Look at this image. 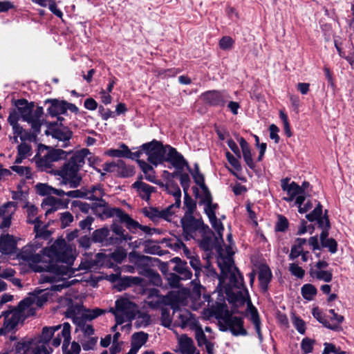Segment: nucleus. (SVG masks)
<instances>
[{
    "mask_svg": "<svg viewBox=\"0 0 354 354\" xmlns=\"http://www.w3.org/2000/svg\"><path fill=\"white\" fill-rule=\"evenodd\" d=\"M112 259L117 263H121L127 257V252L124 249L119 248L111 253Z\"/></svg>",
    "mask_w": 354,
    "mask_h": 354,
    "instance_id": "nucleus-52",
    "label": "nucleus"
},
{
    "mask_svg": "<svg viewBox=\"0 0 354 354\" xmlns=\"http://www.w3.org/2000/svg\"><path fill=\"white\" fill-rule=\"evenodd\" d=\"M173 313L176 316V322L182 328H189L192 330L198 323L196 316L186 309L174 308Z\"/></svg>",
    "mask_w": 354,
    "mask_h": 354,
    "instance_id": "nucleus-11",
    "label": "nucleus"
},
{
    "mask_svg": "<svg viewBox=\"0 0 354 354\" xmlns=\"http://www.w3.org/2000/svg\"><path fill=\"white\" fill-rule=\"evenodd\" d=\"M68 203L69 199H60L52 196H48L44 201V205L49 206L46 211V214H51L61 208H66Z\"/></svg>",
    "mask_w": 354,
    "mask_h": 354,
    "instance_id": "nucleus-24",
    "label": "nucleus"
},
{
    "mask_svg": "<svg viewBox=\"0 0 354 354\" xmlns=\"http://www.w3.org/2000/svg\"><path fill=\"white\" fill-rule=\"evenodd\" d=\"M17 354H49L44 346L37 344L35 340L21 341L15 344Z\"/></svg>",
    "mask_w": 354,
    "mask_h": 354,
    "instance_id": "nucleus-10",
    "label": "nucleus"
},
{
    "mask_svg": "<svg viewBox=\"0 0 354 354\" xmlns=\"http://www.w3.org/2000/svg\"><path fill=\"white\" fill-rule=\"evenodd\" d=\"M105 310L96 308L95 309H88L86 310L84 316L87 319L92 320L104 314Z\"/></svg>",
    "mask_w": 354,
    "mask_h": 354,
    "instance_id": "nucleus-55",
    "label": "nucleus"
},
{
    "mask_svg": "<svg viewBox=\"0 0 354 354\" xmlns=\"http://www.w3.org/2000/svg\"><path fill=\"white\" fill-rule=\"evenodd\" d=\"M15 246L12 236L4 234L0 236V252L2 254H11Z\"/></svg>",
    "mask_w": 354,
    "mask_h": 354,
    "instance_id": "nucleus-28",
    "label": "nucleus"
},
{
    "mask_svg": "<svg viewBox=\"0 0 354 354\" xmlns=\"http://www.w3.org/2000/svg\"><path fill=\"white\" fill-rule=\"evenodd\" d=\"M289 271L293 276L298 279H302L305 274L304 270L295 263L289 264Z\"/></svg>",
    "mask_w": 354,
    "mask_h": 354,
    "instance_id": "nucleus-48",
    "label": "nucleus"
},
{
    "mask_svg": "<svg viewBox=\"0 0 354 354\" xmlns=\"http://www.w3.org/2000/svg\"><path fill=\"white\" fill-rule=\"evenodd\" d=\"M164 162H168L177 169H180L187 165L183 156L176 149L170 145H166V151Z\"/></svg>",
    "mask_w": 354,
    "mask_h": 354,
    "instance_id": "nucleus-16",
    "label": "nucleus"
},
{
    "mask_svg": "<svg viewBox=\"0 0 354 354\" xmlns=\"http://www.w3.org/2000/svg\"><path fill=\"white\" fill-rule=\"evenodd\" d=\"M314 341L309 338H304L301 344V350L304 354L310 353L313 350Z\"/></svg>",
    "mask_w": 354,
    "mask_h": 354,
    "instance_id": "nucleus-54",
    "label": "nucleus"
},
{
    "mask_svg": "<svg viewBox=\"0 0 354 354\" xmlns=\"http://www.w3.org/2000/svg\"><path fill=\"white\" fill-rule=\"evenodd\" d=\"M183 235L187 241L195 239L198 234H203L205 226L201 219L195 218L189 213H185L181 219Z\"/></svg>",
    "mask_w": 354,
    "mask_h": 354,
    "instance_id": "nucleus-7",
    "label": "nucleus"
},
{
    "mask_svg": "<svg viewBox=\"0 0 354 354\" xmlns=\"http://www.w3.org/2000/svg\"><path fill=\"white\" fill-rule=\"evenodd\" d=\"M174 209L176 208V205H174V203L170 205L167 207L160 209V217L161 218H164L167 221H169L171 219V216L174 214L175 211Z\"/></svg>",
    "mask_w": 354,
    "mask_h": 354,
    "instance_id": "nucleus-53",
    "label": "nucleus"
},
{
    "mask_svg": "<svg viewBox=\"0 0 354 354\" xmlns=\"http://www.w3.org/2000/svg\"><path fill=\"white\" fill-rule=\"evenodd\" d=\"M258 278L261 288L266 291L272 278V272L267 266H262L260 268Z\"/></svg>",
    "mask_w": 354,
    "mask_h": 354,
    "instance_id": "nucleus-29",
    "label": "nucleus"
},
{
    "mask_svg": "<svg viewBox=\"0 0 354 354\" xmlns=\"http://www.w3.org/2000/svg\"><path fill=\"white\" fill-rule=\"evenodd\" d=\"M194 332L195 339L198 346L201 347L207 341L214 338V335H206L199 322L191 330Z\"/></svg>",
    "mask_w": 354,
    "mask_h": 354,
    "instance_id": "nucleus-30",
    "label": "nucleus"
},
{
    "mask_svg": "<svg viewBox=\"0 0 354 354\" xmlns=\"http://www.w3.org/2000/svg\"><path fill=\"white\" fill-rule=\"evenodd\" d=\"M301 293L304 299L312 301L317 293L316 287L311 283L304 284L301 288Z\"/></svg>",
    "mask_w": 354,
    "mask_h": 354,
    "instance_id": "nucleus-39",
    "label": "nucleus"
},
{
    "mask_svg": "<svg viewBox=\"0 0 354 354\" xmlns=\"http://www.w3.org/2000/svg\"><path fill=\"white\" fill-rule=\"evenodd\" d=\"M203 100L212 105L216 106H224L228 100L230 95L225 91H209L202 95Z\"/></svg>",
    "mask_w": 354,
    "mask_h": 354,
    "instance_id": "nucleus-14",
    "label": "nucleus"
},
{
    "mask_svg": "<svg viewBox=\"0 0 354 354\" xmlns=\"http://www.w3.org/2000/svg\"><path fill=\"white\" fill-rule=\"evenodd\" d=\"M50 102V105L47 109V111L51 116L55 117L66 113L65 101L51 100Z\"/></svg>",
    "mask_w": 354,
    "mask_h": 354,
    "instance_id": "nucleus-32",
    "label": "nucleus"
},
{
    "mask_svg": "<svg viewBox=\"0 0 354 354\" xmlns=\"http://www.w3.org/2000/svg\"><path fill=\"white\" fill-rule=\"evenodd\" d=\"M218 265L221 270V275L218 277L219 282L217 289L225 293L227 301L232 305L230 312L227 308L217 312L216 317L220 330H230L235 336L246 335L248 332L243 326V318L233 315L235 313H243V308L245 307V316L254 325L258 338L261 342L263 335L259 314L249 298L243 276L230 257L219 258Z\"/></svg>",
    "mask_w": 354,
    "mask_h": 354,
    "instance_id": "nucleus-1",
    "label": "nucleus"
},
{
    "mask_svg": "<svg viewBox=\"0 0 354 354\" xmlns=\"http://www.w3.org/2000/svg\"><path fill=\"white\" fill-rule=\"evenodd\" d=\"M10 169L21 177L26 179L32 178V170L29 167L15 165L10 167Z\"/></svg>",
    "mask_w": 354,
    "mask_h": 354,
    "instance_id": "nucleus-42",
    "label": "nucleus"
},
{
    "mask_svg": "<svg viewBox=\"0 0 354 354\" xmlns=\"http://www.w3.org/2000/svg\"><path fill=\"white\" fill-rule=\"evenodd\" d=\"M66 157V152L60 149H52L43 156H36L35 157L37 167L41 171H50L53 163Z\"/></svg>",
    "mask_w": 354,
    "mask_h": 354,
    "instance_id": "nucleus-9",
    "label": "nucleus"
},
{
    "mask_svg": "<svg viewBox=\"0 0 354 354\" xmlns=\"http://www.w3.org/2000/svg\"><path fill=\"white\" fill-rule=\"evenodd\" d=\"M120 284L122 286V288L125 289L127 287H129L131 285H138L140 284L142 281V279L138 277H124L120 278Z\"/></svg>",
    "mask_w": 354,
    "mask_h": 354,
    "instance_id": "nucleus-44",
    "label": "nucleus"
},
{
    "mask_svg": "<svg viewBox=\"0 0 354 354\" xmlns=\"http://www.w3.org/2000/svg\"><path fill=\"white\" fill-rule=\"evenodd\" d=\"M178 346L182 354H200L194 345V340L187 335L178 337Z\"/></svg>",
    "mask_w": 354,
    "mask_h": 354,
    "instance_id": "nucleus-20",
    "label": "nucleus"
},
{
    "mask_svg": "<svg viewBox=\"0 0 354 354\" xmlns=\"http://www.w3.org/2000/svg\"><path fill=\"white\" fill-rule=\"evenodd\" d=\"M184 205L187 210L185 213H189L192 215L194 209L196 208V203L193 200L185 193Z\"/></svg>",
    "mask_w": 354,
    "mask_h": 354,
    "instance_id": "nucleus-63",
    "label": "nucleus"
},
{
    "mask_svg": "<svg viewBox=\"0 0 354 354\" xmlns=\"http://www.w3.org/2000/svg\"><path fill=\"white\" fill-rule=\"evenodd\" d=\"M71 327L68 323H64L62 330L60 332H58L53 337L51 342L52 346L54 347H58L61 344L62 339H63V354H80L81 351L80 344L76 342H73L70 344L71 339Z\"/></svg>",
    "mask_w": 354,
    "mask_h": 354,
    "instance_id": "nucleus-6",
    "label": "nucleus"
},
{
    "mask_svg": "<svg viewBox=\"0 0 354 354\" xmlns=\"http://www.w3.org/2000/svg\"><path fill=\"white\" fill-rule=\"evenodd\" d=\"M329 313L331 315L330 317L331 323L326 321L325 326L331 330H337L339 328L340 324L343 322L344 317L337 314L333 309H330Z\"/></svg>",
    "mask_w": 354,
    "mask_h": 354,
    "instance_id": "nucleus-36",
    "label": "nucleus"
},
{
    "mask_svg": "<svg viewBox=\"0 0 354 354\" xmlns=\"http://www.w3.org/2000/svg\"><path fill=\"white\" fill-rule=\"evenodd\" d=\"M43 113V109L39 106L37 107L35 110H32L30 115L27 117L28 119L24 120L31 125L32 130L35 133H38L40 131Z\"/></svg>",
    "mask_w": 354,
    "mask_h": 354,
    "instance_id": "nucleus-25",
    "label": "nucleus"
},
{
    "mask_svg": "<svg viewBox=\"0 0 354 354\" xmlns=\"http://www.w3.org/2000/svg\"><path fill=\"white\" fill-rule=\"evenodd\" d=\"M37 190L39 194L42 196L57 195L58 196H63L64 191L59 189H55L47 184L39 183L36 185Z\"/></svg>",
    "mask_w": 354,
    "mask_h": 354,
    "instance_id": "nucleus-33",
    "label": "nucleus"
},
{
    "mask_svg": "<svg viewBox=\"0 0 354 354\" xmlns=\"http://www.w3.org/2000/svg\"><path fill=\"white\" fill-rule=\"evenodd\" d=\"M208 218L209 219L212 227L216 232L218 238L221 242H223V231L224 230L223 225L220 220H218L215 214L212 210L208 209Z\"/></svg>",
    "mask_w": 354,
    "mask_h": 354,
    "instance_id": "nucleus-34",
    "label": "nucleus"
},
{
    "mask_svg": "<svg viewBox=\"0 0 354 354\" xmlns=\"http://www.w3.org/2000/svg\"><path fill=\"white\" fill-rule=\"evenodd\" d=\"M322 214V207L319 203H318L317 206L314 209V210L311 213L307 214L306 217L308 221H314L321 217Z\"/></svg>",
    "mask_w": 354,
    "mask_h": 354,
    "instance_id": "nucleus-57",
    "label": "nucleus"
},
{
    "mask_svg": "<svg viewBox=\"0 0 354 354\" xmlns=\"http://www.w3.org/2000/svg\"><path fill=\"white\" fill-rule=\"evenodd\" d=\"M306 239L297 238L291 247L289 259L290 260H295L299 257L300 254H302V252L304 251V247L306 245Z\"/></svg>",
    "mask_w": 354,
    "mask_h": 354,
    "instance_id": "nucleus-31",
    "label": "nucleus"
},
{
    "mask_svg": "<svg viewBox=\"0 0 354 354\" xmlns=\"http://www.w3.org/2000/svg\"><path fill=\"white\" fill-rule=\"evenodd\" d=\"M142 178V176H140L138 180L132 185V187L142 200L149 201L151 194L156 191V188L143 182Z\"/></svg>",
    "mask_w": 354,
    "mask_h": 354,
    "instance_id": "nucleus-19",
    "label": "nucleus"
},
{
    "mask_svg": "<svg viewBox=\"0 0 354 354\" xmlns=\"http://www.w3.org/2000/svg\"><path fill=\"white\" fill-rule=\"evenodd\" d=\"M172 318L169 310L166 308L162 309L161 312V323L162 325L169 328L171 325Z\"/></svg>",
    "mask_w": 354,
    "mask_h": 354,
    "instance_id": "nucleus-50",
    "label": "nucleus"
},
{
    "mask_svg": "<svg viewBox=\"0 0 354 354\" xmlns=\"http://www.w3.org/2000/svg\"><path fill=\"white\" fill-rule=\"evenodd\" d=\"M66 196L72 198H86L87 199V194L86 193V187H82L80 189H75L68 192H64L63 196Z\"/></svg>",
    "mask_w": 354,
    "mask_h": 354,
    "instance_id": "nucleus-45",
    "label": "nucleus"
},
{
    "mask_svg": "<svg viewBox=\"0 0 354 354\" xmlns=\"http://www.w3.org/2000/svg\"><path fill=\"white\" fill-rule=\"evenodd\" d=\"M63 324L57 325L53 326H45L42 328L41 335L38 338L34 339L37 344L44 346V347L51 354L53 349L50 347V344L53 339V336L55 332L62 330Z\"/></svg>",
    "mask_w": 354,
    "mask_h": 354,
    "instance_id": "nucleus-13",
    "label": "nucleus"
},
{
    "mask_svg": "<svg viewBox=\"0 0 354 354\" xmlns=\"http://www.w3.org/2000/svg\"><path fill=\"white\" fill-rule=\"evenodd\" d=\"M160 209L156 207L150 208L146 211V216L150 218L153 221H156L158 218H160Z\"/></svg>",
    "mask_w": 354,
    "mask_h": 354,
    "instance_id": "nucleus-64",
    "label": "nucleus"
},
{
    "mask_svg": "<svg viewBox=\"0 0 354 354\" xmlns=\"http://www.w3.org/2000/svg\"><path fill=\"white\" fill-rule=\"evenodd\" d=\"M17 153L22 157V158H27L31 156L32 147L29 144L23 142L17 147Z\"/></svg>",
    "mask_w": 354,
    "mask_h": 354,
    "instance_id": "nucleus-47",
    "label": "nucleus"
},
{
    "mask_svg": "<svg viewBox=\"0 0 354 354\" xmlns=\"http://www.w3.org/2000/svg\"><path fill=\"white\" fill-rule=\"evenodd\" d=\"M109 312L114 315L117 325H120L134 319L139 309L129 299L121 297L115 301V307L110 308Z\"/></svg>",
    "mask_w": 354,
    "mask_h": 354,
    "instance_id": "nucleus-5",
    "label": "nucleus"
},
{
    "mask_svg": "<svg viewBox=\"0 0 354 354\" xmlns=\"http://www.w3.org/2000/svg\"><path fill=\"white\" fill-rule=\"evenodd\" d=\"M72 136V132L66 129H57L53 133V137L58 140L60 147H66Z\"/></svg>",
    "mask_w": 354,
    "mask_h": 354,
    "instance_id": "nucleus-27",
    "label": "nucleus"
},
{
    "mask_svg": "<svg viewBox=\"0 0 354 354\" xmlns=\"http://www.w3.org/2000/svg\"><path fill=\"white\" fill-rule=\"evenodd\" d=\"M115 171L120 176L127 178L134 174V168L127 165L123 161L118 160L116 162Z\"/></svg>",
    "mask_w": 354,
    "mask_h": 354,
    "instance_id": "nucleus-37",
    "label": "nucleus"
},
{
    "mask_svg": "<svg viewBox=\"0 0 354 354\" xmlns=\"http://www.w3.org/2000/svg\"><path fill=\"white\" fill-rule=\"evenodd\" d=\"M289 178L283 179L281 186L282 189L288 194V197H285L284 200L286 201H292L297 194H304V189L295 182L289 183Z\"/></svg>",
    "mask_w": 354,
    "mask_h": 354,
    "instance_id": "nucleus-21",
    "label": "nucleus"
},
{
    "mask_svg": "<svg viewBox=\"0 0 354 354\" xmlns=\"http://www.w3.org/2000/svg\"><path fill=\"white\" fill-rule=\"evenodd\" d=\"M147 156V160L152 165L157 166L164 162L166 145L156 140L143 144L140 147Z\"/></svg>",
    "mask_w": 354,
    "mask_h": 354,
    "instance_id": "nucleus-8",
    "label": "nucleus"
},
{
    "mask_svg": "<svg viewBox=\"0 0 354 354\" xmlns=\"http://www.w3.org/2000/svg\"><path fill=\"white\" fill-rule=\"evenodd\" d=\"M60 221L62 223V226L65 227L70 225L73 221V215L68 212H65L64 213L60 214Z\"/></svg>",
    "mask_w": 354,
    "mask_h": 354,
    "instance_id": "nucleus-61",
    "label": "nucleus"
},
{
    "mask_svg": "<svg viewBox=\"0 0 354 354\" xmlns=\"http://www.w3.org/2000/svg\"><path fill=\"white\" fill-rule=\"evenodd\" d=\"M17 112L24 121L32 110V106L29 104L26 100H19L17 102Z\"/></svg>",
    "mask_w": 354,
    "mask_h": 354,
    "instance_id": "nucleus-38",
    "label": "nucleus"
},
{
    "mask_svg": "<svg viewBox=\"0 0 354 354\" xmlns=\"http://www.w3.org/2000/svg\"><path fill=\"white\" fill-rule=\"evenodd\" d=\"M111 230L113 233L115 234V235H117V236H115V238L118 239V245L120 244L123 241H127L131 239V236H129L127 234H124V229L118 225H113L111 226Z\"/></svg>",
    "mask_w": 354,
    "mask_h": 354,
    "instance_id": "nucleus-43",
    "label": "nucleus"
},
{
    "mask_svg": "<svg viewBox=\"0 0 354 354\" xmlns=\"http://www.w3.org/2000/svg\"><path fill=\"white\" fill-rule=\"evenodd\" d=\"M138 163L141 170L145 174V178L147 181L160 185H162V183H160L158 180H156V171L151 165H149L147 162L142 160H138Z\"/></svg>",
    "mask_w": 354,
    "mask_h": 354,
    "instance_id": "nucleus-26",
    "label": "nucleus"
},
{
    "mask_svg": "<svg viewBox=\"0 0 354 354\" xmlns=\"http://www.w3.org/2000/svg\"><path fill=\"white\" fill-rule=\"evenodd\" d=\"M86 193L88 195L87 199L91 201H99L98 207L102 208V215L101 216H105L108 218L106 212L107 210H111L113 208H109L106 205L105 201L102 199L104 195V189L101 185L97 184L92 186L91 188H86Z\"/></svg>",
    "mask_w": 354,
    "mask_h": 354,
    "instance_id": "nucleus-12",
    "label": "nucleus"
},
{
    "mask_svg": "<svg viewBox=\"0 0 354 354\" xmlns=\"http://www.w3.org/2000/svg\"><path fill=\"white\" fill-rule=\"evenodd\" d=\"M40 248L37 245L29 244L24 246L18 254V258L26 262L35 271L41 272L43 268L37 264L41 263L46 255L52 260H55V264L48 266V270L41 275L42 282L50 283V289L54 292H60L62 289L68 288L77 280H68L64 277H71L75 274V270L72 265L75 259L76 251L70 244H67L64 239H57L49 248L42 250V254L36 250Z\"/></svg>",
    "mask_w": 354,
    "mask_h": 354,
    "instance_id": "nucleus-2",
    "label": "nucleus"
},
{
    "mask_svg": "<svg viewBox=\"0 0 354 354\" xmlns=\"http://www.w3.org/2000/svg\"><path fill=\"white\" fill-rule=\"evenodd\" d=\"M310 276L313 279H315L319 281H322L326 283H329L333 279L332 271L328 270H310Z\"/></svg>",
    "mask_w": 354,
    "mask_h": 354,
    "instance_id": "nucleus-35",
    "label": "nucleus"
},
{
    "mask_svg": "<svg viewBox=\"0 0 354 354\" xmlns=\"http://www.w3.org/2000/svg\"><path fill=\"white\" fill-rule=\"evenodd\" d=\"M92 240L104 245H118V239L110 236V231L107 227L95 230L92 234Z\"/></svg>",
    "mask_w": 354,
    "mask_h": 354,
    "instance_id": "nucleus-18",
    "label": "nucleus"
},
{
    "mask_svg": "<svg viewBox=\"0 0 354 354\" xmlns=\"http://www.w3.org/2000/svg\"><path fill=\"white\" fill-rule=\"evenodd\" d=\"M88 153V149L77 151L60 169L53 171L54 174L59 176L60 185H68L73 189L80 186L82 177L79 171L84 165L85 158Z\"/></svg>",
    "mask_w": 354,
    "mask_h": 354,
    "instance_id": "nucleus-4",
    "label": "nucleus"
},
{
    "mask_svg": "<svg viewBox=\"0 0 354 354\" xmlns=\"http://www.w3.org/2000/svg\"><path fill=\"white\" fill-rule=\"evenodd\" d=\"M106 213L108 216H116L122 222L125 223L127 227L130 230L140 228L145 232H149V228L148 227L140 225L120 209L107 210Z\"/></svg>",
    "mask_w": 354,
    "mask_h": 354,
    "instance_id": "nucleus-15",
    "label": "nucleus"
},
{
    "mask_svg": "<svg viewBox=\"0 0 354 354\" xmlns=\"http://www.w3.org/2000/svg\"><path fill=\"white\" fill-rule=\"evenodd\" d=\"M234 40L229 36L223 37L219 41V46L223 50H228L232 48Z\"/></svg>",
    "mask_w": 354,
    "mask_h": 354,
    "instance_id": "nucleus-59",
    "label": "nucleus"
},
{
    "mask_svg": "<svg viewBox=\"0 0 354 354\" xmlns=\"http://www.w3.org/2000/svg\"><path fill=\"white\" fill-rule=\"evenodd\" d=\"M28 213V218L27 221L30 223H33L35 225L34 229L36 233V236H41L44 234V230L46 227L42 226L41 222L39 221V218L37 216V208L33 205H31L28 207L27 209Z\"/></svg>",
    "mask_w": 354,
    "mask_h": 354,
    "instance_id": "nucleus-23",
    "label": "nucleus"
},
{
    "mask_svg": "<svg viewBox=\"0 0 354 354\" xmlns=\"http://www.w3.org/2000/svg\"><path fill=\"white\" fill-rule=\"evenodd\" d=\"M48 299V293L46 290H41L39 292L31 293L21 300L17 308L10 311L3 313L4 322L0 328V335L6 334L13 330L19 322L26 317L33 315L36 310L41 308Z\"/></svg>",
    "mask_w": 354,
    "mask_h": 354,
    "instance_id": "nucleus-3",
    "label": "nucleus"
},
{
    "mask_svg": "<svg viewBox=\"0 0 354 354\" xmlns=\"http://www.w3.org/2000/svg\"><path fill=\"white\" fill-rule=\"evenodd\" d=\"M288 226V221L286 217L280 215L275 225V230L278 232H285Z\"/></svg>",
    "mask_w": 354,
    "mask_h": 354,
    "instance_id": "nucleus-56",
    "label": "nucleus"
},
{
    "mask_svg": "<svg viewBox=\"0 0 354 354\" xmlns=\"http://www.w3.org/2000/svg\"><path fill=\"white\" fill-rule=\"evenodd\" d=\"M193 178L195 183L198 185L202 189H205V185L204 183L203 176L200 173L198 165H195V170L192 173Z\"/></svg>",
    "mask_w": 354,
    "mask_h": 354,
    "instance_id": "nucleus-51",
    "label": "nucleus"
},
{
    "mask_svg": "<svg viewBox=\"0 0 354 354\" xmlns=\"http://www.w3.org/2000/svg\"><path fill=\"white\" fill-rule=\"evenodd\" d=\"M205 212L206 214L208 216V209L212 210L213 213L215 214V210L216 209L218 205L217 204L212 203V197L209 195V194H207L205 196Z\"/></svg>",
    "mask_w": 354,
    "mask_h": 354,
    "instance_id": "nucleus-62",
    "label": "nucleus"
},
{
    "mask_svg": "<svg viewBox=\"0 0 354 354\" xmlns=\"http://www.w3.org/2000/svg\"><path fill=\"white\" fill-rule=\"evenodd\" d=\"M148 335L144 332H138L133 334L131 337V345L140 348L147 341Z\"/></svg>",
    "mask_w": 354,
    "mask_h": 354,
    "instance_id": "nucleus-41",
    "label": "nucleus"
},
{
    "mask_svg": "<svg viewBox=\"0 0 354 354\" xmlns=\"http://www.w3.org/2000/svg\"><path fill=\"white\" fill-rule=\"evenodd\" d=\"M321 244L322 247L327 248L328 250L333 254L337 252V243L336 241L332 238L324 241V242Z\"/></svg>",
    "mask_w": 354,
    "mask_h": 354,
    "instance_id": "nucleus-60",
    "label": "nucleus"
},
{
    "mask_svg": "<svg viewBox=\"0 0 354 354\" xmlns=\"http://www.w3.org/2000/svg\"><path fill=\"white\" fill-rule=\"evenodd\" d=\"M17 209V203L15 202H8L0 207V218L2 222L0 224V228L4 230L8 228L11 225V220Z\"/></svg>",
    "mask_w": 354,
    "mask_h": 354,
    "instance_id": "nucleus-17",
    "label": "nucleus"
},
{
    "mask_svg": "<svg viewBox=\"0 0 354 354\" xmlns=\"http://www.w3.org/2000/svg\"><path fill=\"white\" fill-rule=\"evenodd\" d=\"M140 273L150 278L152 282L156 286L160 285L161 283V277L160 274L153 272L151 269H145Z\"/></svg>",
    "mask_w": 354,
    "mask_h": 354,
    "instance_id": "nucleus-46",
    "label": "nucleus"
},
{
    "mask_svg": "<svg viewBox=\"0 0 354 354\" xmlns=\"http://www.w3.org/2000/svg\"><path fill=\"white\" fill-rule=\"evenodd\" d=\"M116 162H105L102 165V170L100 169H95V170L101 174V178L105 176L106 172H113L115 171Z\"/></svg>",
    "mask_w": 354,
    "mask_h": 354,
    "instance_id": "nucleus-49",
    "label": "nucleus"
},
{
    "mask_svg": "<svg viewBox=\"0 0 354 354\" xmlns=\"http://www.w3.org/2000/svg\"><path fill=\"white\" fill-rule=\"evenodd\" d=\"M28 192L22 191L18 187L17 191L12 192V198L13 200L26 203L27 201Z\"/></svg>",
    "mask_w": 354,
    "mask_h": 354,
    "instance_id": "nucleus-58",
    "label": "nucleus"
},
{
    "mask_svg": "<svg viewBox=\"0 0 354 354\" xmlns=\"http://www.w3.org/2000/svg\"><path fill=\"white\" fill-rule=\"evenodd\" d=\"M174 261L177 263L174 267V270L180 274L179 278L177 276H173L174 281L172 282L173 286H176L179 279L187 280L191 279L192 274V272L187 268L186 263H183L181 260L176 257L174 259Z\"/></svg>",
    "mask_w": 354,
    "mask_h": 354,
    "instance_id": "nucleus-22",
    "label": "nucleus"
},
{
    "mask_svg": "<svg viewBox=\"0 0 354 354\" xmlns=\"http://www.w3.org/2000/svg\"><path fill=\"white\" fill-rule=\"evenodd\" d=\"M166 189L169 194H171L174 199V205H176V208H179L181 201V191L179 187L177 185L170 184L167 185Z\"/></svg>",
    "mask_w": 354,
    "mask_h": 354,
    "instance_id": "nucleus-40",
    "label": "nucleus"
}]
</instances>
